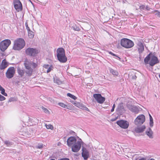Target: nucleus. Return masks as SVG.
<instances>
[{
  "mask_svg": "<svg viewBox=\"0 0 160 160\" xmlns=\"http://www.w3.org/2000/svg\"><path fill=\"white\" fill-rule=\"evenodd\" d=\"M139 8L141 10H144L145 9V6L144 5H141L139 6Z\"/></svg>",
  "mask_w": 160,
  "mask_h": 160,
  "instance_id": "obj_43",
  "label": "nucleus"
},
{
  "mask_svg": "<svg viewBox=\"0 0 160 160\" xmlns=\"http://www.w3.org/2000/svg\"><path fill=\"white\" fill-rule=\"evenodd\" d=\"M128 109L131 111L132 112H134L136 113H138L139 109L136 106L130 105H128L127 106Z\"/></svg>",
  "mask_w": 160,
  "mask_h": 160,
  "instance_id": "obj_15",
  "label": "nucleus"
},
{
  "mask_svg": "<svg viewBox=\"0 0 160 160\" xmlns=\"http://www.w3.org/2000/svg\"><path fill=\"white\" fill-rule=\"evenodd\" d=\"M49 65L45 64L43 65V67L45 69H46L47 70L48 69V68L49 67Z\"/></svg>",
  "mask_w": 160,
  "mask_h": 160,
  "instance_id": "obj_44",
  "label": "nucleus"
},
{
  "mask_svg": "<svg viewBox=\"0 0 160 160\" xmlns=\"http://www.w3.org/2000/svg\"><path fill=\"white\" fill-rule=\"evenodd\" d=\"M1 59H0V62H1Z\"/></svg>",
  "mask_w": 160,
  "mask_h": 160,
  "instance_id": "obj_62",
  "label": "nucleus"
},
{
  "mask_svg": "<svg viewBox=\"0 0 160 160\" xmlns=\"http://www.w3.org/2000/svg\"><path fill=\"white\" fill-rule=\"evenodd\" d=\"M14 7L18 11L22 10V3L19 0H15L14 2Z\"/></svg>",
  "mask_w": 160,
  "mask_h": 160,
  "instance_id": "obj_12",
  "label": "nucleus"
},
{
  "mask_svg": "<svg viewBox=\"0 0 160 160\" xmlns=\"http://www.w3.org/2000/svg\"><path fill=\"white\" fill-rule=\"evenodd\" d=\"M58 160H69V159L67 158H63L60 159H58Z\"/></svg>",
  "mask_w": 160,
  "mask_h": 160,
  "instance_id": "obj_50",
  "label": "nucleus"
},
{
  "mask_svg": "<svg viewBox=\"0 0 160 160\" xmlns=\"http://www.w3.org/2000/svg\"><path fill=\"white\" fill-rule=\"evenodd\" d=\"M40 147H41V148H42V145H41Z\"/></svg>",
  "mask_w": 160,
  "mask_h": 160,
  "instance_id": "obj_57",
  "label": "nucleus"
},
{
  "mask_svg": "<svg viewBox=\"0 0 160 160\" xmlns=\"http://www.w3.org/2000/svg\"><path fill=\"white\" fill-rule=\"evenodd\" d=\"M117 112L120 114H122L124 112V109L122 103H120L119 104L117 109Z\"/></svg>",
  "mask_w": 160,
  "mask_h": 160,
  "instance_id": "obj_18",
  "label": "nucleus"
},
{
  "mask_svg": "<svg viewBox=\"0 0 160 160\" xmlns=\"http://www.w3.org/2000/svg\"><path fill=\"white\" fill-rule=\"evenodd\" d=\"M93 96L97 102L100 104L102 103L105 100V98L102 97L99 94H94Z\"/></svg>",
  "mask_w": 160,
  "mask_h": 160,
  "instance_id": "obj_10",
  "label": "nucleus"
},
{
  "mask_svg": "<svg viewBox=\"0 0 160 160\" xmlns=\"http://www.w3.org/2000/svg\"><path fill=\"white\" fill-rule=\"evenodd\" d=\"M28 36L29 38H32L34 36V33L33 32L30 30L28 31Z\"/></svg>",
  "mask_w": 160,
  "mask_h": 160,
  "instance_id": "obj_27",
  "label": "nucleus"
},
{
  "mask_svg": "<svg viewBox=\"0 0 160 160\" xmlns=\"http://www.w3.org/2000/svg\"><path fill=\"white\" fill-rule=\"evenodd\" d=\"M159 62V61L158 58L156 56L152 54L149 63L150 65L151 66H153Z\"/></svg>",
  "mask_w": 160,
  "mask_h": 160,
  "instance_id": "obj_13",
  "label": "nucleus"
},
{
  "mask_svg": "<svg viewBox=\"0 0 160 160\" xmlns=\"http://www.w3.org/2000/svg\"><path fill=\"white\" fill-rule=\"evenodd\" d=\"M77 140L74 137H70L67 140V144L69 147H71L77 142Z\"/></svg>",
  "mask_w": 160,
  "mask_h": 160,
  "instance_id": "obj_11",
  "label": "nucleus"
},
{
  "mask_svg": "<svg viewBox=\"0 0 160 160\" xmlns=\"http://www.w3.org/2000/svg\"><path fill=\"white\" fill-rule=\"evenodd\" d=\"M54 82L57 83L58 84H60V83H61V81L58 79H54Z\"/></svg>",
  "mask_w": 160,
  "mask_h": 160,
  "instance_id": "obj_39",
  "label": "nucleus"
},
{
  "mask_svg": "<svg viewBox=\"0 0 160 160\" xmlns=\"http://www.w3.org/2000/svg\"><path fill=\"white\" fill-rule=\"evenodd\" d=\"M81 141V139H79Z\"/></svg>",
  "mask_w": 160,
  "mask_h": 160,
  "instance_id": "obj_61",
  "label": "nucleus"
},
{
  "mask_svg": "<svg viewBox=\"0 0 160 160\" xmlns=\"http://www.w3.org/2000/svg\"><path fill=\"white\" fill-rule=\"evenodd\" d=\"M11 43V41L8 39H5L0 43V49L2 51H4Z\"/></svg>",
  "mask_w": 160,
  "mask_h": 160,
  "instance_id": "obj_4",
  "label": "nucleus"
},
{
  "mask_svg": "<svg viewBox=\"0 0 160 160\" xmlns=\"http://www.w3.org/2000/svg\"><path fill=\"white\" fill-rule=\"evenodd\" d=\"M159 78H160V74H159Z\"/></svg>",
  "mask_w": 160,
  "mask_h": 160,
  "instance_id": "obj_58",
  "label": "nucleus"
},
{
  "mask_svg": "<svg viewBox=\"0 0 160 160\" xmlns=\"http://www.w3.org/2000/svg\"><path fill=\"white\" fill-rule=\"evenodd\" d=\"M37 148H40V145H38L36 146Z\"/></svg>",
  "mask_w": 160,
  "mask_h": 160,
  "instance_id": "obj_53",
  "label": "nucleus"
},
{
  "mask_svg": "<svg viewBox=\"0 0 160 160\" xmlns=\"http://www.w3.org/2000/svg\"><path fill=\"white\" fill-rule=\"evenodd\" d=\"M53 68V67L52 66V65H50L49 66L47 70H44V72H46L47 73H48L51 71V70H52Z\"/></svg>",
  "mask_w": 160,
  "mask_h": 160,
  "instance_id": "obj_31",
  "label": "nucleus"
},
{
  "mask_svg": "<svg viewBox=\"0 0 160 160\" xmlns=\"http://www.w3.org/2000/svg\"><path fill=\"white\" fill-rule=\"evenodd\" d=\"M50 160H55V159H51Z\"/></svg>",
  "mask_w": 160,
  "mask_h": 160,
  "instance_id": "obj_56",
  "label": "nucleus"
},
{
  "mask_svg": "<svg viewBox=\"0 0 160 160\" xmlns=\"http://www.w3.org/2000/svg\"><path fill=\"white\" fill-rule=\"evenodd\" d=\"M138 160H147V158H142L139 159Z\"/></svg>",
  "mask_w": 160,
  "mask_h": 160,
  "instance_id": "obj_51",
  "label": "nucleus"
},
{
  "mask_svg": "<svg viewBox=\"0 0 160 160\" xmlns=\"http://www.w3.org/2000/svg\"><path fill=\"white\" fill-rule=\"evenodd\" d=\"M72 28L73 30L76 31H79L80 29L79 27H77L75 25H73L72 26Z\"/></svg>",
  "mask_w": 160,
  "mask_h": 160,
  "instance_id": "obj_36",
  "label": "nucleus"
},
{
  "mask_svg": "<svg viewBox=\"0 0 160 160\" xmlns=\"http://www.w3.org/2000/svg\"><path fill=\"white\" fill-rule=\"evenodd\" d=\"M16 99L14 98H10L8 101V102H13L16 101Z\"/></svg>",
  "mask_w": 160,
  "mask_h": 160,
  "instance_id": "obj_40",
  "label": "nucleus"
},
{
  "mask_svg": "<svg viewBox=\"0 0 160 160\" xmlns=\"http://www.w3.org/2000/svg\"><path fill=\"white\" fill-rule=\"evenodd\" d=\"M109 53L110 54H111V55H112V56H115L116 57H117V59H118V60H120L121 58H120L118 57L117 55H116L115 54H114L112 52H109Z\"/></svg>",
  "mask_w": 160,
  "mask_h": 160,
  "instance_id": "obj_41",
  "label": "nucleus"
},
{
  "mask_svg": "<svg viewBox=\"0 0 160 160\" xmlns=\"http://www.w3.org/2000/svg\"><path fill=\"white\" fill-rule=\"evenodd\" d=\"M4 143L8 147L12 145V142H9L8 141H5Z\"/></svg>",
  "mask_w": 160,
  "mask_h": 160,
  "instance_id": "obj_33",
  "label": "nucleus"
},
{
  "mask_svg": "<svg viewBox=\"0 0 160 160\" xmlns=\"http://www.w3.org/2000/svg\"><path fill=\"white\" fill-rule=\"evenodd\" d=\"M42 111L44 112L45 113L47 114H50V112L46 108H44L43 106H42L41 107Z\"/></svg>",
  "mask_w": 160,
  "mask_h": 160,
  "instance_id": "obj_28",
  "label": "nucleus"
},
{
  "mask_svg": "<svg viewBox=\"0 0 160 160\" xmlns=\"http://www.w3.org/2000/svg\"><path fill=\"white\" fill-rule=\"evenodd\" d=\"M5 98L0 94V101H2L5 99Z\"/></svg>",
  "mask_w": 160,
  "mask_h": 160,
  "instance_id": "obj_42",
  "label": "nucleus"
},
{
  "mask_svg": "<svg viewBox=\"0 0 160 160\" xmlns=\"http://www.w3.org/2000/svg\"><path fill=\"white\" fill-rule=\"evenodd\" d=\"M79 104V106L78 107L81 109L85 110V111H89V109L84 105H82V104Z\"/></svg>",
  "mask_w": 160,
  "mask_h": 160,
  "instance_id": "obj_24",
  "label": "nucleus"
},
{
  "mask_svg": "<svg viewBox=\"0 0 160 160\" xmlns=\"http://www.w3.org/2000/svg\"><path fill=\"white\" fill-rule=\"evenodd\" d=\"M25 26L26 27V28L27 29L28 31L30 30L29 27L28 26L27 22L25 23Z\"/></svg>",
  "mask_w": 160,
  "mask_h": 160,
  "instance_id": "obj_45",
  "label": "nucleus"
},
{
  "mask_svg": "<svg viewBox=\"0 0 160 160\" xmlns=\"http://www.w3.org/2000/svg\"><path fill=\"white\" fill-rule=\"evenodd\" d=\"M17 72L18 75L21 77H22L24 74V72L23 70L21 69L19 67L17 68Z\"/></svg>",
  "mask_w": 160,
  "mask_h": 160,
  "instance_id": "obj_23",
  "label": "nucleus"
},
{
  "mask_svg": "<svg viewBox=\"0 0 160 160\" xmlns=\"http://www.w3.org/2000/svg\"><path fill=\"white\" fill-rule=\"evenodd\" d=\"M67 95L74 100H75L77 98L75 96L70 93H68Z\"/></svg>",
  "mask_w": 160,
  "mask_h": 160,
  "instance_id": "obj_35",
  "label": "nucleus"
},
{
  "mask_svg": "<svg viewBox=\"0 0 160 160\" xmlns=\"http://www.w3.org/2000/svg\"><path fill=\"white\" fill-rule=\"evenodd\" d=\"M45 126L48 129H51V130H53V127L52 125L49 124L48 125L46 124Z\"/></svg>",
  "mask_w": 160,
  "mask_h": 160,
  "instance_id": "obj_34",
  "label": "nucleus"
},
{
  "mask_svg": "<svg viewBox=\"0 0 160 160\" xmlns=\"http://www.w3.org/2000/svg\"><path fill=\"white\" fill-rule=\"evenodd\" d=\"M146 134L149 138L152 139L153 138V132L151 129L149 128L146 132Z\"/></svg>",
  "mask_w": 160,
  "mask_h": 160,
  "instance_id": "obj_20",
  "label": "nucleus"
},
{
  "mask_svg": "<svg viewBox=\"0 0 160 160\" xmlns=\"http://www.w3.org/2000/svg\"><path fill=\"white\" fill-rule=\"evenodd\" d=\"M32 66L33 68H35L37 67V64L35 63H32Z\"/></svg>",
  "mask_w": 160,
  "mask_h": 160,
  "instance_id": "obj_49",
  "label": "nucleus"
},
{
  "mask_svg": "<svg viewBox=\"0 0 160 160\" xmlns=\"http://www.w3.org/2000/svg\"><path fill=\"white\" fill-rule=\"evenodd\" d=\"M147 160H155V159H153V158H151V159H148L147 158Z\"/></svg>",
  "mask_w": 160,
  "mask_h": 160,
  "instance_id": "obj_54",
  "label": "nucleus"
},
{
  "mask_svg": "<svg viewBox=\"0 0 160 160\" xmlns=\"http://www.w3.org/2000/svg\"><path fill=\"white\" fill-rule=\"evenodd\" d=\"M0 91H1V93L2 94L5 96H7V94L5 92V90L0 85Z\"/></svg>",
  "mask_w": 160,
  "mask_h": 160,
  "instance_id": "obj_25",
  "label": "nucleus"
},
{
  "mask_svg": "<svg viewBox=\"0 0 160 160\" xmlns=\"http://www.w3.org/2000/svg\"><path fill=\"white\" fill-rule=\"evenodd\" d=\"M57 56L58 60L62 63L66 62L67 58L65 56L64 49L62 48H59L57 50Z\"/></svg>",
  "mask_w": 160,
  "mask_h": 160,
  "instance_id": "obj_1",
  "label": "nucleus"
},
{
  "mask_svg": "<svg viewBox=\"0 0 160 160\" xmlns=\"http://www.w3.org/2000/svg\"><path fill=\"white\" fill-rule=\"evenodd\" d=\"M58 104L60 106L63 108H66V107H67V105L63 103L60 102L58 103Z\"/></svg>",
  "mask_w": 160,
  "mask_h": 160,
  "instance_id": "obj_38",
  "label": "nucleus"
},
{
  "mask_svg": "<svg viewBox=\"0 0 160 160\" xmlns=\"http://www.w3.org/2000/svg\"><path fill=\"white\" fill-rule=\"evenodd\" d=\"M137 78V77L136 75H134L132 76V78L133 79H136Z\"/></svg>",
  "mask_w": 160,
  "mask_h": 160,
  "instance_id": "obj_52",
  "label": "nucleus"
},
{
  "mask_svg": "<svg viewBox=\"0 0 160 160\" xmlns=\"http://www.w3.org/2000/svg\"><path fill=\"white\" fill-rule=\"evenodd\" d=\"M152 55L151 53H150L147 56L144 58V61L145 64H148V62L150 60L151 56Z\"/></svg>",
  "mask_w": 160,
  "mask_h": 160,
  "instance_id": "obj_22",
  "label": "nucleus"
},
{
  "mask_svg": "<svg viewBox=\"0 0 160 160\" xmlns=\"http://www.w3.org/2000/svg\"><path fill=\"white\" fill-rule=\"evenodd\" d=\"M149 115L150 118L152 117V116H151V115L150 114H149Z\"/></svg>",
  "mask_w": 160,
  "mask_h": 160,
  "instance_id": "obj_55",
  "label": "nucleus"
},
{
  "mask_svg": "<svg viewBox=\"0 0 160 160\" xmlns=\"http://www.w3.org/2000/svg\"><path fill=\"white\" fill-rule=\"evenodd\" d=\"M151 13H155L156 15H157L159 17H160V12L158 10H154Z\"/></svg>",
  "mask_w": 160,
  "mask_h": 160,
  "instance_id": "obj_30",
  "label": "nucleus"
},
{
  "mask_svg": "<svg viewBox=\"0 0 160 160\" xmlns=\"http://www.w3.org/2000/svg\"><path fill=\"white\" fill-rule=\"evenodd\" d=\"M145 9L146 10H147V11H149L150 10V9H151V8L149 7L147 5L146 7V8H145Z\"/></svg>",
  "mask_w": 160,
  "mask_h": 160,
  "instance_id": "obj_48",
  "label": "nucleus"
},
{
  "mask_svg": "<svg viewBox=\"0 0 160 160\" xmlns=\"http://www.w3.org/2000/svg\"><path fill=\"white\" fill-rule=\"evenodd\" d=\"M33 69L26 70L25 72L28 76H31L32 73Z\"/></svg>",
  "mask_w": 160,
  "mask_h": 160,
  "instance_id": "obj_29",
  "label": "nucleus"
},
{
  "mask_svg": "<svg viewBox=\"0 0 160 160\" xmlns=\"http://www.w3.org/2000/svg\"><path fill=\"white\" fill-rule=\"evenodd\" d=\"M116 123L120 127L123 129L127 128L129 125V123L128 121L122 120H120L117 121Z\"/></svg>",
  "mask_w": 160,
  "mask_h": 160,
  "instance_id": "obj_8",
  "label": "nucleus"
},
{
  "mask_svg": "<svg viewBox=\"0 0 160 160\" xmlns=\"http://www.w3.org/2000/svg\"><path fill=\"white\" fill-rule=\"evenodd\" d=\"M82 142V141H78L77 142L71 146L72 151L75 152H78L81 148Z\"/></svg>",
  "mask_w": 160,
  "mask_h": 160,
  "instance_id": "obj_9",
  "label": "nucleus"
},
{
  "mask_svg": "<svg viewBox=\"0 0 160 160\" xmlns=\"http://www.w3.org/2000/svg\"><path fill=\"white\" fill-rule=\"evenodd\" d=\"M24 65L26 70L32 69L30 65L27 63H25Z\"/></svg>",
  "mask_w": 160,
  "mask_h": 160,
  "instance_id": "obj_32",
  "label": "nucleus"
},
{
  "mask_svg": "<svg viewBox=\"0 0 160 160\" xmlns=\"http://www.w3.org/2000/svg\"><path fill=\"white\" fill-rule=\"evenodd\" d=\"M82 157L84 158V159H87L88 158L89 156L88 152L85 148L83 147L82 148Z\"/></svg>",
  "mask_w": 160,
  "mask_h": 160,
  "instance_id": "obj_17",
  "label": "nucleus"
},
{
  "mask_svg": "<svg viewBox=\"0 0 160 160\" xmlns=\"http://www.w3.org/2000/svg\"><path fill=\"white\" fill-rule=\"evenodd\" d=\"M145 128V127L144 125L140 127H137L135 128V131L137 133H140L142 132Z\"/></svg>",
  "mask_w": 160,
  "mask_h": 160,
  "instance_id": "obj_21",
  "label": "nucleus"
},
{
  "mask_svg": "<svg viewBox=\"0 0 160 160\" xmlns=\"http://www.w3.org/2000/svg\"><path fill=\"white\" fill-rule=\"evenodd\" d=\"M8 66L7 62H6L5 59L2 60V63L0 65V69L3 70L6 68Z\"/></svg>",
  "mask_w": 160,
  "mask_h": 160,
  "instance_id": "obj_19",
  "label": "nucleus"
},
{
  "mask_svg": "<svg viewBox=\"0 0 160 160\" xmlns=\"http://www.w3.org/2000/svg\"><path fill=\"white\" fill-rule=\"evenodd\" d=\"M26 118L27 120H24V122H30L31 123L33 122L32 124V125L34 124L35 125L38 123V120L37 118H30L28 116L26 117Z\"/></svg>",
  "mask_w": 160,
  "mask_h": 160,
  "instance_id": "obj_14",
  "label": "nucleus"
},
{
  "mask_svg": "<svg viewBox=\"0 0 160 160\" xmlns=\"http://www.w3.org/2000/svg\"><path fill=\"white\" fill-rule=\"evenodd\" d=\"M109 70L111 73H112L113 75H118V72L115 70H114L112 68H110Z\"/></svg>",
  "mask_w": 160,
  "mask_h": 160,
  "instance_id": "obj_26",
  "label": "nucleus"
},
{
  "mask_svg": "<svg viewBox=\"0 0 160 160\" xmlns=\"http://www.w3.org/2000/svg\"><path fill=\"white\" fill-rule=\"evenodd\" d=\"M39 52V50L36 48H27L25 50L26 54L32 57L35 56Z\"/></svg>",
  "mask_w": 160,
  "mask_h": 160,
  "instance_id": "obj_5",
  "label": "nucleus"
},
{
  "mask_svg": "<svg viewBox=\"0 0 160 160\" xmlns=\"http://www.w3.org/2000/svg\"><path fill=\"white\" fill-rule=\"evenodd\" d=\"M115 107V104H114L112 106V109L111 110V112H113L114 111Z\"/></svg>",
  "mask_w": 160,
  "mask_h": 160,
  "instance_id": "obj_46",
  "label": "nucleus"
},
{
  "mask_svg": "<svg viewBox=\"0 0 160 160\" xmlns=\"http://www.w3.org/2000/svg\"><path fill=\"white\" fill-rule=\"evenodd\" d=\"M15 73L14 68V67H9L6 73V77L8 79H11L14 76Z\"/></svg>",
  "mask_w": 160,
  "mask_h": 160,
  "instance_id": "obj_7",
  "label": "nucleus"
},
{
  "mask_svg": "<svg viewBox=\"0 0 160 160\" xmlns=\"http://www.w3.org/2000/svg\"><path fill=\"white\" fill-rule=\"evenodd\" d=\"M120 43L122 46L127 48H131L134 45L133 42L132 40L126 38L122 39Z\"/></svg>",
  "mask_w": 160,
  "mask_h": 160,
  "instance_id": "obj_3",
  "label": "nucleus"
},
{
  "mask_svg": "<svg viewBox=\"0 0 160 160\" xmlns=\"http://www.w3.org/2000/svg\"><path fill=\"white\" fill-rule=\"evenodd\" d=\"M25 45V42L24 39L19 38L14 41L13 49L14 50L19 51L22 49Z\"/></svg>",
  "mask_w": 160,
  "mask_h": 160,
  "instance_id": "obj_2",
  "label": "nucleus"
},
{
  "mask_svg": "<svg viewBox=\"0 0 160 160\" xmlns=\"http://www.w3.org/2000/svg\"><path fill=\"white\" fill-rule=\"evenodd\" d=\"M125 2L124 1H123V3H125Z\"/></svg>",
  "mask_w": 160,
  "mask_h": 160,
  "instance_id": "obj_59",
  "label": "nucleus"
},
{
  "mask_svg": "<svg viewBox=\"0 0 160 160\" xmlns=\"http://www.w3.org/2000/svg\"><path fill=\"white\" fill-rule=\"evenodd\" d=\"M137 46L139 53H142L144 50V47L142 41L141 40L138 41L137 43Z\"/></svg>",
  "mask_w": 160,
  "mask_h": 160,
  "instance_id": "obj_16",
  "label": "nucleus"
},
{
  "mask_svg": "<svg viewBox=\"0 0 160 160\" xmlns=\"http://www.w3.org/2000/svg\"><path fill=\"white\" fill-rule=\"evenodd\" d=\"M44 41V42H45L46 41H47V36H46L45 38H43L42 39Z\"/></svg>",
  "mask_w": 160,
  "mask_h": 160,
  "instance_id": "obj_47",
  "label": "nucleus"
},
{
  "mask_svg": "<svg viewBox=\"0 0 160 160\" xmlns=\"http://www.w3.org/2000/svg\"><path fill=\"white\" fill-rule=\"evenodd\" d=\"M71 132H73V133H74V132L73 131H72Z\"/></svg>",
  "mask_w": 160,
  "mask_h": 160,
  "instance_id": "obj_60",
  "label": "nucleus"
},
{
  "mask_svg": "<svg viewBox=\"0 0 160 160\" xmlns=\"http://www.w3.org/2000/svg\"><path fill=\"white\" fill-rule=\"evenodd\" d=\"M153 118L152 117H151V118H150L149 122L150 126L151 127H152L153 126Z\"/></svg>",
  "mask_w": 160,
  "mask_h": 160,
  "instance_id": "obj_37",
  "label": "nucleus"
},
{
  "mask_svg": "<svg viewBox=\"0 0 160 160\" xmlns=\"http://www.w3.org/2000/svg\"><path fill=\"white\" fill-rule=\"evenodd\" d=\"M145 117L144 115H139L135 119L134 121L135 124L137 126L141 125L145 121Z\"/></svg>",
  "mask_w": 160,
  "mask_h": 160,
  "instance_id": "obj_6",
  "label": "nucleus"
}]
</instances>
